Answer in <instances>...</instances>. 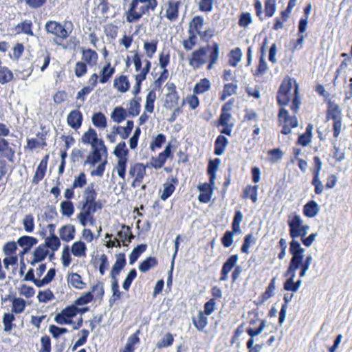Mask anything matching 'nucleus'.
<instances>
[{"label":"nucleus","mask_w":352,"mask_h":352,"mask_svg":"<svg viewBox=\"0 0 352 352\" xmlns=\"http://www.w3.org/2000/svg\"><path fill=\"white\" fill-rule=\"evenodd\" d=\"M140 101V97H135L130 100L129 107L128 108V113L129 116L135 117L139 115L141 108Z\"/></svg>","instance_id":"nucleus-39"},{"label":"nucleus","mask_w":352,"mask_h":352,"mask_svg":"<svg viewBox=\"0 0 352 352\" xmlns=\"http://www.w3.org/2000/svg\"><path fill=\"white\" fill-rule=\"evenodd\" d=\"M58 233L62 241L69 242L75 237L76 228L74 225L66 224L60 227Z\"/></svg>","instance_id":"nucleus-21"},{"label":"nucleus","mask_w":352,"mask_h":352,"mask_svg":"<svg viewBox=\"0 0 352 352\" xmlns=\"http://www.w3.org/2000/svg\"><path fill=\"white\" fill-rule=\"evenodd\" d=\"M80 52L82 54V61L86 63V64L90 67H94L96 65L98 60V54L95 50L91 48L85 49L82 47Z\"/></svg>","instance_id":"nucleus-18"},{"label":"nucleus","mask_w":352,"mask_h":352,"mask_svg":"<svg viewBox=\"0 0 352 352\" xmlns=\"http://www.w3.org/2000/svg\"><path fill=\"white\" fill-rule=\"evenodd\" d=\"M13 73L6 67L0 66V83L6 84L13 79Z\"/></svg>","instance_id":"nucleus-53"},{"label":"nucleus","mask_w":352,"mask_h":352,"mask_svg":"<svg viewBox=\"0 0 352 352\" xmlns=\"http://www.w3.org/2000/svg\"><path fill=\"white\" fill-rule=\"evenodd\" d=\"M320 207L318 204L313 200L308 201L303 208V213L305 216L312 218L316 217L319 212Z\"/></svg>","instance_id":"nucleus-31"},{"label":"nucleus","mask_w":352,"mask_h":352,"mask_svg":"<svg viewBox=\"0 0 352 352\" xmlns=\"http://www.w3.org/2000/svg\"><path fill=\"white\" fill-rule=\"evenodd\" d=\"M83 121V116L81 111L78 109H74L71 111L67 118V122L68 125L77 130L82 126Z\"/></svg>","instance_id":"nucleus-16"},{"label":"nucleus","mask_w":352,"mask_h":352,"mask_svg":"<svg viewBox=\"0 0 352 352\" xmlns=\"http://www.w3.org/2000/svg\"><path fill=\"white\" fill-rule=\"evenodd\" d=\"M327 118L328 120H338L342 118V110L334 101L329 100L327 105Z\"/></svg>","instance_id":"nucleus-23"},{"label":"nucleus","mask_w":352,"mask_h":352,"mask_svg":"<svg viewBox=\"0 0 352 352\" xmlns=\"http://www.w3.org/2000/svg\"><path fill=\"white\" fill-rule=\"evenodd\" d=\"M87 250L86 244L82 241H75L71 247L72 254L78 258L85 257Z\"/></svg>","instance_id":"nucleus-29"},{"label":"nucleus","mask_w":352,"mask_h":352,"mask_svg":"<svg viewBox=\"0 0 352 352\" xmlns=\"http://www.w3.org/2000/svg\"><path fill=\"white\" fill-rule=\"evenodd\" d=\"M49 157V155L46 154L41 160L32 177L33 184H38L45 177L47 172Z\"/></svg>","instance_id":"nucleus-14"},{"label":"nucleus","mask_w":352,"mask_h":352,"mask_svg":"<svg viewBox=\"0 0 352 352\" xmlns=\"http://www.w3.org/2000/svg\"><path fill=\"white\" fill-rule=\"evenodd\" d=\"M180 1H169L166 10V17L170 21H175L179 16Z\"/></svg>","instance_id":"nucleus-24"},{"label":"nucleus","mask_w":352,"mask_h":352,"mask_svg":"<svg viewBox=\"0 0 352 352\" xmlns=\"http://www.w3.org/2000/svg\"><path fill=\"white\" fill-rule=\"evenodd\" d=\"M238 261V255H232L224 263L221 272L226 275L234 267Z\"/></svg>","instance_id":"nucleus-58"},{"label":"nucleus","mask_w":352,"mask_h":352,"mask_svg":"<svg viewBox=\"0 0 352 352\" xmlns=\"http://www.w3.org/2000/svg\"><path fill=\"white\" fill-rule=\"evenodd\" d=\"M15 320L14 314L12 312L4 313L2 318L3 324V331L5 332H10L16 325L13 323Z\"/></svg>","instance_id":"nucleus-33"},{"label":"nucleus","mask_w":352,"mask_h":352,"mask_svg":"<svg viewBox=\"0 0 352 352\" xmlns=\"http://www.w3.org/2000/svg\"><path fill=\"white\" fill-rule=\"evenodd\" d=\"M126 261L124 253H119L116 254V261L113 264L111 270V277L112 279H116L120 274L122 269L125 267Z\"/></svg>","instance_id":"nucleus-19"},{"label":"nucleus","mask_w":352,"mask_h":352,"mask_svg":"<svg viewBox=\"0 0 352 352\" xmlns=\"http://www.w3.org/2000/svg\"><path fill=\"white\" fill-rule=\"evenodd\" d=\"M60 212L63 216L70 217L75 211L74 204L71 201H63L60 203Z\"/></svg>","instance_id":"nucleus-46"},{"label":"nucleus","mask_w":352,"mask_h":352,"mask_svg":"<svg viewBox=\"0 0 352 352\" xmlns=\"http://www.w3.org/2000/svg\"><path fill=\"white\" fill-rule=\"evenodd\" d=\"M87 184V176L84 172H81L76 176L72 183L73 188H82Z\"/></svg>","instance_id":"nucleus-62"},{"label":"nucleus","mask_w":352,"mask_h":352,"mask_svg":"<svg viewBox=\"0 0 352 352\" xmlns=\"http://www.w3.org/2000/svg\"><path fill=\"white\" fill-rule=\"evenodd\" d=\"M33 23L31 20H24L16 26L18 33H23L28 36H33Z\"/></svg>","instance_id":"nucleus-37"},{"label":"nucleus","mask_w":352,"mask_h":352,"mask_svg":"<svg viewBox=\"0 0 352 352\" xmlns=\"http://www.w3.org/2000/svg\"><path fill=\"white\" fill-rule=\"evenodd\" d=\"M195 327L199 331L203 330L207 325V318L203 311H199L197 318H192Z\"/></svg>","instance_id":"nucleus-52"},{"label":"nucleus","mask_w":352,"mask_h":352,"mask_svg":"<svg viewBox=\"0 0 352 352\" xmlns=\"http://www.w3.org/2000/svg\"><path fill=\"white\" fill-rule=\"evenodd\" d=\"M37 298L39 302H47L53 300L54 298V295L50 289H47L45 291H40L38 294Z\"/></svg>","instance_id":"nucleus-64"},{"label":"nucleus","mask_w":352,"mask_h":352,"mask_svg":"<svg viewBox=\"0 0 352 352\" xmlns=\"http://www.w3.org/2000/svg\"><path fill=\"white\" fill-rule=\"evenodd\" d=\"M38 243L36 238L30 236H21L17 243L19 246L24 248V252H28L30 248Z\"/></svg>","instance_id":"nucleus-32"},{"label":"nucleus","mask_w":352,"mask_h":352,"mask_svg":"<svg viewBox=\"0 0 352 352\" xmlns=\"http://www.w3.org/2000/svg\"><path fill=\"white\" fill-rule=\"evenodd\" d=\"M147 245L146 244H140L136 246L129 255V263L133 265L140 257V256L146 251Z\"/></svg>","instance_id":"nucleus-47"},{"label":"nucleus","mask_w":352,"mask_h":352,"mask_svg":"<svg viewBox=\"0 0 352 352\" xmlns=\"http://www.w3.org/2000/svg\"><path fill=\"white\" fill-rule=\"evenodd\" d=\"M166 135L160 133L158 134L151 142L150 148L154 151L156 148H160L164 143L166 142Z\"/></svg>","instance_id":"nucleus-61"},{"label":"nucleus","mask_w":352,"mask_h":352,"mask_svg":"<svg viewBox=\"0 0 352 352\" xmlns=\"http://www.w3.org/2000/svg\"><path fill=\"white\" fill-rule=\"evenodd\" d=\"M45 30L48 34L54 36V41L60 44L67 39L72 30H68L65 25L56 21H48L45 23Z\"/></svg>","instance_id":"nucleus-8"},{"label":"nucleus","mask_w":352,"mask_h":352,"mask_svg":"<svg viewBox=\"0 0 352 352\" xmlns=\"http://www.w3.org/2000/svg\"><path fill=\"white\" fill-rule=\"evenodd\" d=\"M148 164L135 162L130 165L129 170V178L132 179L131 187L136 188L140 186L143 182L144 178L146 175V168Z\"/></svg>","instance_id":"nucleus-9"},{"label":"nucleus","mask_w":352,"mask_h":352,"mask_svg":"<svg viewBox=\"0 0 352 352\" xmlns=\"http://www.w3.org/2000/svg\"><path fill=\"white\" fill-rule=\"evenodd\" d=\"M233 100L230 99L223 107L221 113V133L231 135L232 129L234 125V119L232 118L230 111L232 109Z\"/></svg>","instance_id":"nucleus-11"},{"label":"nucleus","mask_w":352,"mask_h":352,"mask_svg":"<svg viewBox=\"0 0 352 352\" xmlns=\"http://www.w3.org/2000/svg\"><path fill=\"white\" fill-rule=\"evenodd\" d=\"M265 320H262L261 322V324L259 325V327L254 329H252V328H248L247 329V333H248V335L251 337V338H250L247 342V346L248 348L250 350V352H252L253 351V346H254V340L253 339V337L256 336H258L259 334H261L264 328L265 327Z\"/></svg>","instance_id":"nucleus-26"},{"label":"nucleus","mask_w":352,"mask_h":352,"mask_svg":"<svg viewBox=\"0 0 352 352\" xmlns=\"http://www.w3.org/2000/svg\"><path fill=\"white\" fill-rule=\"evenodd\" d=\"M81 142L84 144H90L91 151L87 155L85 164L94 166L101 161L102 156L107 155V148L102 139L98 138L96 131L89 127L81 137Z\"/></svg>","instance_id":"nucleus-3"},{"label":"nucleus","mask_w":352,"mask_h":352,"mask_svg":"<svg viewBox=\"0 0 352 352\" xmlns=\"http://www.w3.org/2000/svg\"><path fill=\"white\" fill-rule=\"evenodd\" d=\"M158 264L157 259L154 256H148L142 261L139 265L140 272L145 273L149 271L152 267L157 266Z\"/></svg>","instance_id":"nucleus-35"},{"label":"nucleus","mask_w":352,"mask_h":352,"mask_svg":"<svg viewBox=\"0 0 352 352\" xmlns=\"http://www.w3.org/2000/svg\"><path fill=\"white\" fill-rule=\"evenodd\" d=\"M157 39H152L150 41H146L144 42L143 48L147 58L151 59L154 56L157 50Z\"/></svg>","instance_id":"nucleus-30"},{"label":"nucleus","mask_w":352,"mask_h":352,"mask_svg":"<svg viewBox=\"0 0 352 352\" xmlns=\"http://www.w3.org/2000/svg\"><path fill=\"white\" fill-rule=\"evenodd\" d=\"M292 85L293 80L290 77L287 76L283 79L277 96L278 102L280 105H287L292 98Z\"/></svg>","instance_id":"nucleus-12"},{"label":"nucleus","mask_w":352,"mask_h":352,"mask_svg":"<svg viewBox=\"0 0 352 352\" xmlns=\"http://www.w3.org/2000/svg\"><path fill=\"white\" fill-rule=\"evenodd\" d=\"M204 25V18L201 16H195L192 18L189 23L188 30L192 31L194 33L199 34L201 32L200 29Z\"/></svg>","instance_id":"nucleus-44"},{"label":"nucleus","mask_w":352,"mask_h":352,"mask_svg":"<svg viewBox=\"0 0 352 352\" xmlns=\"http://www.w3.org/2000/svg\"><path fill=\"white\" fill-rule=\"evenodd\" d=\"M111 118L115 122L120 123L127 116L126 110L122 107H116L111 113Z\"/></svg>","instance_id":"nucleus-45"},{"label":"nucleus","mask_w":352,"mask_h":352,"mask_svg":"<svg viewBox=\"0 0 352 352\" xmlns=\"http://www.w3.org/2000/svg\"><path fill=\"white\" fill-rule=\"evenodd\" d=\"M219 57V44L214 43L212 45H207L193 51L188 58L189 65L193 69H197L208 63L207 69L210 70Z\"/></svg>","instance_id":"nucleus-2"},{"label":"nucleus","mask_w":352,"mask_h":352,"mask_svg":"<svg viewBox=\"0 0 352 352\" xmlns=\"http://www.w3.org/2000/svg\"><path fill=\"white\" fill-rule=\"evenodd\" d=\"M188 32L189 34L188 38V39L184 40L182 44H183L184 48L186 50L189 51V50H191L197 43V34L194 33L191 30H188Z\"/></svg>","instance_id":"nucleus-51"},{"label":"nucleus","mask_w":352,"mask_h":352,"mask_svg":"<svg viewBox=\"0 0 352 352\" xmlns=\"http://www.w3.org/2000/svg\"><path fill=\"white\" fill-rule=\"evenodd\" d=\"M174 338L170 333H167L165 336L157 343V348L162 349L173 344Z\"/></svg>","instance_id":"nucleus-63"},{"label":"nucleus","mask_w":352,"mask_h":352,"mask_svg":"<svg viewBox=\"0 0 352 352\" xmlns=\"http://www.w3.org/2000/svg\"><path fill=\"white\" fill-rule=\"evenodd\" d=\"M163 191L160 195V198L163 201H166L169 198L175 190V186L173 183L165 182L163 184Z\"/></svg>","instance_id":"nucleus-55"},{"label":"nucleus","mask_w":352,"mask_h":352,"mask_svg":"<svg viewBox=\"0 0 352 352\" xmlns=\"http://www.w3.org/2000/svg\"><path fill=\"white\" fill-rule=\"evenodd\" d=\"M158 5L157 0H132L129 9L125 12L126 20L133 23L140 21L150 11L153 12Z\"/></svg>","instance_id":"nucleus-4"},{"label":"nucleus","mask_w":352,"mask_h":352,"mask_svg":"<svg viewBox=\"0 0 352 352\" xmlns=\"http://www.w3.org/2000/svg\"><path fill=\"white\" fill-rule=\"evenodd\" d=\"M11 312L14 314H19L24 311L26 307V302L21 298L13 297L11 300Z\"/></svg>","instance_id":"nucleus-34"},{"label":"nucleus","mask_w":352,"mask_h":352,"mask_svg":"<svg viewBox=\"0 0 352 352\" xmlns=\"http://www.w3.org/2000/svg\"><path fill=\"white\" fill-rule=\"evenodd\" d=\"M42 245L46 249H50L52 251L56 252L60 247L61 243L60 239L54 233H51L50 236L45 238V243Z\"/></svg>","instance_id":"nucleus-28"},{"label":"nucleus","mask_w":352,"mask_h":352,"mask_svg":"<svg viewBox=\"0 0 352 352\" xmlns=\"http://www.w3.org/2000/svg\"><path fill=\"white\" fill-rule=\"evenodd\" d=\"M214 1V0H196L199 11L204 12L212 11Z\"/></svg>","instance_id":"nucleus-60"},{"label":"nucleus","mask_w":352,"mask_h":352,"mask_svg":"<svg viewBox=\"0 0 352 352\" xmlns=\"http://www.w3.org/2000/svg\"><path fill=\"white\" fill-rule=\"evenodd\" d=\"M279 117V122L280 124H282V122L288 124L291 128H295L298 126V121L297 118L294 116H289V112L287 110L281 108L278 113Z\"/></svg>","instance_id":"nucleus-22"},{"label":"nucleus","mask_w":352,"mask_h":352,"mask_svg":"<svg viewBox=\"0 0 352 352\" xmlns=\"http://www.w3.org/2000/svg\"><path fill=\"white\" fill-rule=\"evenodd\" d=\"M114 155L118 158L116 169L120 178L124 179L126 177V164L129 150L125 142H120L114 148Z\"/></svg>","instance_id":"nucleus-7"},{"label":"nucleus","mask_w":352,"mask_h":352,"mask_svg":"<svg viewBox=\"0 0 352 352\" xmlns=\"http://www.w3.org/2000/svg\"><path fill=\"white\" fill-rule=\"evenodd\" d=\"M289 245V252L292 256L285 276H289L288 279L294 280L296 272L300 268L301 260L304 259L305 249L302 248L300 243L296 240H292Z\"/></svg>","instance_id":"nucleus-5"},{"label":"nucleus","mask_w":352,"mask_h":352,"mask_svg":"<svg viewBox=\"0 0 352 352\" xmlns=\"http://www.w3.org/2000/svg\"><path fill=\"white\" fill-rule=\"evenodd\" d=\"M258 186L248 185L243 190V197L250 198L253 203H256L258 200Z\"/></svg>","instance_id":"nucleus-41"},{"label":"nucleus","mask_w":352,"mask_h":352,"mask_svg":"<svg viewBox=\"0 0 352 352\" xmlns=\"http://www.w3.org/2000/svg\"><path fill=\"white\" fill-rule=\"evenodd\" d=\"M0 181L6 176L9 170L8 162L14 163L15 150L10 146L9 142L0 138Z\"/></svg>","instance_id":"nucleus-6"},{"label":"nucleus","mask_w":352,"mask_h":352,"mask_svg":"<svg viewBox=\"0 0 352 352\" xmlns=\"http://www.w3.org/2000/svg\"><path fill=\"white\" fill-rule=\"evenodd\" d=\"M243 56L241 50L239 47H236L232 50L228 54V63L232 67L237 66L238 63L241 61Z\"/></svg>","instance_id":"nucleus-36"},{"label":"nucleus","mask_w":352,"mask_h":352,"mask_svg":"<svg viewBox=\"0 0 352 352\" xmlns=\"http://www.w3.org/2000/svg\"><path fill=\"white\" fill-rule=\"evenodd\" d=\"M179 96L177 93H167L165 98L164 105L167 109H173L178 104Z\"/></svg>","instance_id":"nucleus-50"},{"label":"nucleus","mask_w":352,"mask_h":352,"mask_svg":"<svg viewBox=\"0 0 352 352\" xmlns=\"http://www.w3.org/2000/svg\"><path fill=\"white\" fill-rule=\"evenodd\" d=\"M118 236L122 241L123 245H127L124 242L128 239V242H131L134 238L131 228L129 226L122 225V230L118 232Z\"/></svg>","instance_id":"nucleus-40"},{"label":"nucleus","mask_w":352,"mask_h":352,"mask_svg":"<svg viewBox=\"0 0 352 352\" xmlns=\"http://www.w3.org/2000/svg\"><path fill=\"white\" fill-rule=\"evenodd\" d=\"M156 100V93L155 90H151L146 98L145 109L149 112L153 113L154 111V103Z\"/></svg>","instance_id":"nucleus-54"},{"label":"nucleus","mask_w":352,"mask_h":352,"mask_svg":"<svg viewBox=\"0 0 352 352\" xmlns=\"http://www.w3.org/2000/svg\"><path fill=\"white\" fill-rule=\"evenodd\" d=\"M49 254V250L46 249L42 244L36 248L33 252V257L30 261L32 265H35L36 263L42 262Z\"/></svg>","instance_id":"nucleus-25"},{"label":"nucleus","mask_w":352,"mask_h":352,"mask_svg":"<svg viewBox=\"0 0 352 352\" xmlns=\"http://www.w3.org/2000/svg\"><path fill=\"white\" fill-rule=\"evenodd\" d=\"M131 53L133 54L132 61L134 65L135 70L137 74H140L143 68V61L142 60L143 55L141 54L138 50H133Z\"/></svg>","instance_id":"nucleus-48"},{"label":"nucleus","mask_w":352,"mask_h":352,"mask_svg":"<svg viewBox=\"0 0 352 352\" xmlns=\"http://www.w3.org/2000/svg\"><path fill=\"white\" fill-rule=\"evenodd\" d=\"M98 193L95 188V184H89L83 191L81 212L78 214L77 219L82 226H86L88 223L90 225L95 223L94 214L98 210H101L102 204L100 201H97Z\"/></svg>","instance_id":"nucleus-1"},{"label":"nucleus","mask_w":352,"mask_h":352,"mask_svg":"<svg viewBox=\"0 0 352 352\" xmlns=\"http://www.w3.org/2000/svg\"><path fill=\"white\" fill-rule=\"evenodd\" d=\"M68 282L76 289H82L86 284L82 280V277L78 273H72L68 276Z\"/></svg>","instance_id":"nucleus-38"},{"label":"nucleus","mask_w":352,"mask_h":352,"mask_svg":"<svg viewBox=\"0 0 352 352\" xmlns=\"http://www.w3.org/2000/svg\"><path fill=\"white\" fill-rule=\"evenodd\" d=\"M113 88L119 93L127 92L131 87L129 78L126 75H120L113 80Z\"/></svg>","instance_id":"nucleus-17"},{"label":"nucleus","mask_w":352,"mask_h":352,"mask_svg":"<svg viewBox=\"0 0 352 352\" xmlns=\"http://www.w3.org/2000/svg\"><path fill=\"white\" fill-rule=\"evenodd\" d=\"M220 160L216 158L214 160H210L208 166L207 173L209 175V180L211 183L214 182L216 178V172L217 170Z\"/></svg>","instance_id":"nucleus-49"},{"label":"nucleus","mask_w":352,"mask_h":352,"mask_svg":"<svg viewBox=\"0 0 352 352\" xmlns=\"http://www.w3.org/2000/svg\"><path fill=\"white\" fill-rule=\"evenodd\" d=\"M116 72V68L111 66L110 62H107L102 67L99 73V83L105 84L108 82Z\"/></svg>","instance_id":"nucleus-20"},{"label":"nucleus","mask_w":352,"mask_h":352,"mask_svg":"<svg viewBox=\"0 0 352 352\" xmlns=\"http://www.w3.org/2000/svg\"><path fill=\"white\" fill-rule=\"evenodd\" d=\"M238 85L236 82H230L226 83L223 87V97H221V100H223L224 98L230 96L235 94Z\"/></svg>","instance_id":"nucleus-59"},{"label":"nucleus","mask_w":352,"mask_h":352,"mask_svg":"<svg viewBox=\"0 0 352 352\" xmlns=\"http://www.w3.org/2000/svg\"><path fill=\"white\" fill-rule=\"evenodd\" d=\"M210 88V82L208 78L201 79L197 82L194 87L193 91L195 94H201L207 91Z\"/></svg>","instance_id":"nucleus-43"},{"label":"nucleus","mask_w":352,"mask_h":352,"mask_svg":"<svg viewBox=\"0 0 352 352\" xmlns=\"http://www.w3.org/2000/svg\"><path fill=\"white\" fill-rule=\"evenodd\" d=\"M87 65L86 63L82 60L76 62L74 67V73L77 78H81L87 73Z\"/></svg>","instance_id":"nucleus-56"},{"label":"nucleus","mask_w":352,"mask_h":352,"mask_svg":"<svg viewBox=\"0 0 352 352\" xmlns=\"http://www.w3.org/2000/svg\"><path fill=\"white\" fill-rule=\"evenodd\" d=\"M144 65L142 68L141 73L137 74L134 76L135 83L133 86V94L137 96L141 91L142 84L144 80H146L148 74L149 73L151 68V62L146 59L143 61Z\"/></svg>","instance_id":"nucleus-13"},{"label":"nucleus","mask_w":352,"mask_h":352,"mask_svg":"<svg viewBox=\"0 0 352 352\" xmlns=\"http://www.w3.org/2000/svg\"><path fill=\"white\" fill-rule=\"evenodd\" d=\"M214 184V182L211 183L209 180L208 183L201 184L198 186V189L200 190L198 197L199 202L206 204L210 201Z\"/></svg>","instance_id":"nucleus-15"},{"label":"nucleus","mask_w":352,"mask_h":352,"mask_svg":"<svg viewBox=\"0 0 352 352\" xmlns=\"http://www.w3.org/2000/svg\"><path fill=\"white\" fill-rule=\"evenodd\" d=\"M140 333V330H137L134 333L131 335L127 340V342L124 347L120 351V352H134L135 346L140 342L139 335Z\"/></svg>","instance_id":"nucleus-27"},{"label":"nucleus","mask_w":352,"mask_h":352,"mask_svg":"<svg viewBox=\"0 0 352 352\" xmlns=\"http://www.w3.org/2000/svg\"><path fill=\"white\" fill-rule=\"evenodd\" d=\"M92 122L96 127L99 129H104L107 126V118L102 112L94 113Z\"/></svg>","instance_id":"nucleus-42"},{"label":"nucleus","mask_w":352,"mask_h":352,"mask_svg":"<svg viewBox=\"0 0 352 352\" xmlns=\"http://www.w3.org/2000/svg\"><path fill=\"white\" fill-rule=\"evenodd\" d=\"M290 236L294 240L297 237L305 236L309 230V226L303 225V221L298 214H296L288 221Z\"/></svg>","instance_id":"nucleus-10"},{"label":"nucleus","mask_w":352,"mask_h":352,"mask_svg":"<svg viewBox=\"0 0 352 352\" xmlns=\"http://www.w3.org/2000/svg\"><path fill=\"white\" fill-rule=\"evenodd\" d=\"M256 242V239L251 234L245 236L243 243L241 247V252L245 254L249 253V250L252 245Z\"/></svg>","instance_id":"nucleus-57"}]
</instances>
